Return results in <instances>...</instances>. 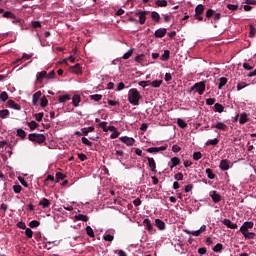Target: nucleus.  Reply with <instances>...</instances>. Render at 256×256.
Here are the masks:
<instances>
[{
	"mask_svg": "<svg viewBox=\"0 0 256 256\" xmlns=\"http://www.w3.org/2000/svg\"><path fill=\"white\" fill-rule=\"evenodd\" d=\"M142 96L141 93H139V90L137 88H131L128 91V101L131 105L137 106L139 105V101H141Z\"/></svg>",
	"mask_w": 256,
	"mask_h": 256,
	"instance_id": "1",
	"label": "nucleus"
},
{
	"mask_svg": "<svg viewBox=\"0 0 256 256\" xmlns=\"http://www.w3.org/2000/svg\"><path fill=\"white\" fill-rule=\"evenodd\" d=\"M29 141H32L33 143H38V145H41V143H45L47 141V137L43 134L39 133H31L28 135Z\"/></svg>",
	"mask_w": 256,
	"mask_h": 256,
	"instance_id": "2",
	"label": "nucleus"
},
{
	"mask_svg": "<svg viewBox=\"0 0 256 256\" xmlns=\"http://www.w3.org/2000/svg\"><path fill=\"white\" fill-rule=\"evenodd\" d=\"M191 91H196L199 95H203L205 93V81L195 83L191 87Z\"/></svg>",
	"mask_w": 256,
	"mask_h": 256,
	"instance_id": "3",
	"label": "nucleus"
},
{
	"mask_svg": "<svg viewBox=\"0 0 256 256\" xmlns=\"http://www.w3.org/2000/svg\"><path fill=\"white\" fill-rule=\"evenodd\" d=\"M149 14V11H137L135 12L136 17H139L138 23L140 25H145V21H147V15Z\"/></svg>",
	"mask_w": 256,
	"mask_h": 256,
	"instance_id": "4",
	"label": "nucleus"
},
{
	"mask_svg": "<svg viewBox=\"0 0 256 256\" xmlns=\"http://www.w3.org/2000/svg\"><path fill=\"white\" fill-rule=\"evenodd\" d=\"M254 223L252 221L244 222L243 225L240 227V233H247L249 229H253Z\"/></svg>",
	"mask_w": 256,
	"mask_h": 256,
	"instance_id": "5",
	"label": "nucleus"
},
{
	"mask_svg": "<svg viewBox=\"0 0 256 256\" xmlns=\"http://www.w3.org/2000/svg\"><path fill=\"white\" fill-rule=\"evenodd\" d=\"M122 143H125L128 147H133L135 145V139L127 136H122L119 138Z\"/></svg>",
	"mask_w": 256,
	"mask_h": 256,
	"instance_id": "6",
	"label": "nucleus"
},
{
	"mask_svg": "<svg viewBox=\"0 0 256 256\" xmlns=\"http://www.w3.org/2000/svg\"><path fill=\"white\" fill-rule=\"evenodd\" d=\"M146 159L148 161L150 171H152V173H157V163H155V159L151 157H146Z\"/></svg>",
	"mask_w": 256,
	"mask_h": 256,
	"instance_id": "7",
	"label": "nucleus"
},
{
	"mask_svg": "<svg viewBox=\"0 0 256 256\" xmlns=\"http://www.w3.org/2000/svg\"><path fill=\"white\" fill-rule=\"evenodd\" d=\"M209 196L211 197L213 203H219L221 201V194H219L217 191L213 190L209 193Z\"/></svg>",
	"mask_w": 256,
	"mask_h": 256,
	"instance_id": "8",
	"label": "nucleus"
},
{
	"mask_svg": "<svg viewBox=\"0 0 256 256\" xmlns=\"http://www.w3.org/2000/svg\"><path fill=\"white\" fill-rule=\"evenodd\" d=\"M146 151L147 153H159L160 151H167V145L160 147H150Z\"/></svg>",
	"mask_w": 256,
	"mask_h": 256,
	"instance_id": "9",
	"label": "nucleus"
},
{
	"mask_svg": "<svg viewBox=\"0 0 256 256\" xmlns=\"http://www.w3.org/2000/svg\"><path fill=\"white\" fill-rule=\"evenodd\" d=\"M167 35V30L165 28H160V29H157L154 33V36L157 38V39H163V37Z\"/></svg>",
	"mask_w": 256,
	"mask_h": 256,
	"instance_id": "10",
	"label": "nucleus"
},
{
	"mask_svg": "<svg viewBox=\"0 0 256 256\" xmlns=\"http://www.w3.org/2000/svg\"><path fill=\"white\" fill-rule=\"evenodd\" d=\"M70 70L72 73H75L76 75H81L83 73V69L81 68V64L77 63L74 66L70 67Z\"/></svg>",
	"mask_w": 256,
	"mask_h": 256,
	"instance_id": "11",
	"label": "nucleus"
},
{
	"mask_svg": "<svg viewBox=\"0 0 256 256\" xmlns=\"http://www.w3.org/2000/svg\"><path fill=\"white\" fill-rule=\"evenodd\" d=\"M212 128L218 129V131H227V129H229L227 124L223 122H217L216 125L212 126Z\"/></svg>",
	"mask_w": 256,
	"mask_h": 256,
	"instance_id": "12",
	"label": "nucleus"
},
{
	"mask_svg": "<svg viewBox=\"0 0 256 256\" xmlns=\"http://www.w3.org/2000/svg\"><path fill=\"white\" fill-rule=\"evenodd\" d=\"M7 105L10 109L21 111V105L17 104L14 100H8Z\"/></svg>",
	"mask_w": 256,
	"mask_h": 256,
	"instance_id": "13",
	"label": "nucleus"
},
{
	"mask_svg": "<svg viewBox=\"0 0 256 256\" xmlns=\"http://www.w3.org/2000/svg\"><path fill=\"white\" fill-rule=\"evenodd\" d=\"M143 225L149 233H153V224H151V220H149V218L144 219Z\"/></svg>",
	"mask_w": 256,
	"mask_h": 256,
	"instance_id": "14",
	"label": "nucleus"
},
{
	"mask_svg": "<svg viewBox=\"0 0 256 256\" xmlns=\"http://www.w3.org/2000/svg\"><path fill=\"white\" fill-rule=\"evenodd\" d=\"M203 13H205V6L203 4L197 5L194 16L199 17V15H203Z\"/></svg>",
	"mask_w": 256,
	"mask_h": 256,
	"instance_id": "15",
	"label": "nucleus"
},
{
	"mask_svg": "<svg viewBox=\"0 0 256 256\" xmlns=\"http://www.w3.org/2000/svg\"><path fill=\"white\" fill-rule=\"evenodd\" d=\"M39 206L42 207V209H49L51 207V202L47 198H43L39 202Z\"/></svg>",
	"mask_w": 256,
	"mask_h": 256,
	"instance_id": "16",
	"label": "nucleus"
},
{
	"mask_svg": "<svg viewBox=\"0 0 256 256\" xmlns=\"http://www.w3.org/2000/svg\"><path fill=\"white\" fill-rule=\"evenodd\" d=\"M219 168L221 169V171H229V160H221Z\"/></svg>",
	"mask_w": 256,
	"mask_h": 256,
	"instance_id": "17",
	"label": "nucleus"
},
{
	"mask_svg": "<svg viewBox=\"0 0 256 256\" xmlns=\"http://www.w3.org/2000/svg\"><path fill=\"white\" fill-rule=\"evenodd\" d=\"M223 225H225L226 227H228V229H237V224L231 222V220L229 219H224L222 221Z\"/></svg>",
	"mask_w": 256,
	"mask_h": 256,
	"instance_id": "18",
	"label": "nucleus"
},
{
	"mask_svg": "<svg viewBox=\"0 0 256 256\" xmlns=\"http://www.w3.org/2000/svg\"><path fill=\"white\" fill-rule=\"evenodd\" d=\"M249 122V115L245 112L240 114L239 123L240 125H245V123Z\"/></svg>",
	"mask_w": 256,
	"mask_h": 256,
	"instance_id": "19",
	"label": "nucleus"
},
{
	"mask_svg": "<svg viewBox=\"0 0 256 256\" xmlns=\"http://www.w3.org/2000/svg\"><path fill=\"white\" fill-rule=\"evenodd\" d=\"M75 221H83L84 223H87L89 221V216L85 214H78L74 216Z\"/></svg>",
	"mask_w": 256,
	"mask_h": 256,
	"instance_id": "20",
	"label": "nucleus"
},
{
	"mask_svg": "<svg viewBox=\"0 0 256 256\" xmlns=\"http://www.w3.org/2000/svg\"><path fill=\"white\" fill-rule=\"evenodd\" d=\"M155 225L158 229H160V231H165V222H163V220L161 219H156L155 220Z\"/></svg>",
	"mask_w": 256,
	"mask_h": 256,
	"instance_id": "21",
	"label": "nucleus"
},
{
	"mask_svg": "<svg viewBox=\"0 0 256 256\" xmlns=\"http://www.w3.org/2000/svg\"><path fill=\"white\" fill-rule=\"evenodd\" d=\"M79 103H81V96H79V94H75V95L72 97V104H73L75 107H79Z\"/></svg>",
	"mask_w": 256,
	"mask_h": 256,
	"instance_id": "22",
	"label": "nucleus"
},
{
	"mask_svg": "<svg viewBox=\"0 0 256 256\" xmlns=\"http://www.w3.org/2000/svg\"><path fill=\"white\" fill-rule=\"evenodd\" d=\"M45 78L47 79V71H42L36 76V81H38V83H41V81H43V79Z\"/></svg>",
	"mask_w": 256,
	"mask_h": 256,
	"instance_id": "23",
	"label": "nucleus"
},
{
	"mask_svg": "<svg viewBox=\"0 0 256 256\" xmlns=\"http://www.w3.org/2000/svg\"><path fill=\"white\" fill-rule=\"evenodd\" d=\"M171 163L170 168L173 169V167H177V165L181 164V159H179V157H173L171 158Z\"/></svg>",
	"mask_w": 256,
	"mask_h": 256,
	"instance_id": "24",
	"label": "nucleus"
},
{
	"mask_svg": "<svg viewBox=\"0 0 256 256\" xmlns=\"http://www.w3.org/2000/svg\"><path fill=\"white\" fill-rule=\"evenodd\" d=\"M70 100H71V95H69V94L59 96V98H58V101L60 103H66V101H70Z\"/></svg>",
	"mask_w": 256,
	"mask_h": 256,
	"instance_id": "25",
	"label": "nucleus"
},
{
	"mask_svg": "<svg viewBox=\"0 0 256 256\" xmlns=\"http://www.w3.org/2000/svg\"><path fill=\"white\" fill-rule=\"evenodd\" d=\"M40 98H41V91H38L35 94H33V97H32L33 105H37V102L39 101Z\"/></svg>",
	"mask_w": 256,
	"mask_h": 256,
	"instance_id": "26",
	"label": "nucleus"
},
{
	"mask_svg": "<svg viewBox=\"0 0 256 256\" xmlns=\"http://www.w3.org/2000/svg\"><path fill=\"white\" fill-rule=\"evenodd\" d=\"M2 17L6 19H17V16H15V14H13V12L10 11L3 12Z\"/></svg>",
	"mask_w": 256,
	"mask_h": 256,
	"instance_id": "27",
	"label": "nucleus"
},
{
	"mask_svg": "<svg viewBox=\"0 0 256 256\" xmlns=\"http://www.w3.org/2000/svg\"><path fill=\"white\" fill-rule=\"evenodd\" d=\"M151 18L155 23H159L161 21V16L155 11L151 12Z\"/></svg>",
	"mask_w": 256,
	"mask_h": 256,
	"instance_id": "28",
	"label": "nucleus"
},
{
	"mask_svg": "<svg viewBox=\"0 0 256 256\" xmlns=\"http://www.w3.org/2000/svg\"><path fill=\"white\" fill-rule=\"evenodd\" d=\"M148 84L151 85V87H154V88H159L161 87V85L163 84V80H154L152 82H149Z\"/></svg>",
	"mask_w": 256,
	"mask_h": 256,
	"instance_id": "29",
	"label": "nucleus"
},
{
	"mask_svg": "<svg viewBox=\"0 0 256 256\" xmlns=\"http://www.w3.org/2000/svg\"><path fill=\"white\" fill-rule=\"evenodd\" d=\"M242 235L245 237V239H255L256 237L255 232H249V231L242 233Z\"/></svg>",
	"mask_w": 256,
	"mask_h": 256,
	"instance_id": "30",
	"label": "nucleus"
},
{
	"mask_svg": "<svg viewBox=\"0 0 256 256\" xmlns=\"http://www.w3.org/2000/svg\"><path fill=\"white\" fill-rule=\"evenodd\" d=\"M214 109L217 113H223V111H225V107H223V104L220 103H216L214 105Z\"/></svg>",
	"mask_w": 256,
	"mask_h": 256,
	"instance_id": "31",
	"label": "nucleus"
},
{
	"mask_svg": "<svg viewBox=\"0 0 256 256\" xmlns=\"http://www.w3.org/2000/svg\"><path fill=\"white\" fill-rule=\"evenodd\" d=\"M227 85V78L226 77H221L220 82L218 84V89H223Z\"/></svg>",
	"mask_w": 256,
	"mask_h": 256,
	"instance_id": "32",
	"label": "nucleus"
},
{
	"mask_svg": "<svg viewBox=\"0 0 256 256\" xmlns=\"http://www.w3.org/2000/svg\"><path fill=\"white\" fill-rule=\"evenodd\" d=\"M28 127L30 128V131H35V129L39 127V124L32 120L28 123Z\"/></svg>",
	"mask_w": 256,
	"mask_h": 256,
	"instance_id": "33",
	"label": "nucleus"
},
{
	"mask_svg": "<svg viewBox=\"0 0 256 256\" xmlns=\"http://www.w3.org/2000/svg\"><path fill=\"white\" fill-rule=\"evenodd\" d=\"M7 117H9V110H0V119H7Z\"/></svg>",
	"mask_w": 256,
	"mask_h": 256,
	"instance_id": "34",
	"label": "nucleus"
},
{
	"mask_svg": "<svg viewBox=\"0 0 256 256\" xmlns=\"http://www.w3.org/2000/svg\"><path fill=\"white\" fill-rule=\"evenodd\" d=\"M17 136L21 137L22 139H25L27 137V132H25V130L19 128L17 130Z\"/></svg>",
	"mask_w": 256,
	"mask_h": 256,
	"instance_id": "35",
	"label": "nucleus"
},
{
	"mask_svg": "<svg viewBox=\"0 0 256 256\" xmlns=\"http://www.w3.org/2000/svg\"><path fill=\"white\" fill-rule=\"evenodd\" d=\"M214 253H221L223 251V244L218 243L213 248Z\"/></svg>",
	"mask_w": 256,
	"mask_h": 256,
	"instance_id": "36",
	"label": "nucleus"
},
{
	"mask_svg": "<svg viewBox=\"0 0 256 256\" xmlns=\"http://www.w3.org/2000/svg\"><path fill=\"white\" fill-rule=\"evenodd\" d=\"M177 125H178V127H181V129H185V127H187V122H185L181 118H178L177 119Z\"/></svg>",
	"mask_w": 256,
	"mask_h": 256,
	"instance_id": "37",
	"label": "nucleus"
},
{
	"mask_svg": "<svg viewBox=\"0 0 256 256\" xmlns=\"http://www.w3.org/2000/svg\"><path fill=\"white\" fill-rule=\"evenodd\" d=\"M86 233L88 237H95V232L93 231V228H91V226L86 227Z\"/></svg>",
	"mask_w": 256,
	"mask_h": 256,
	"instance_id": "38",
	"label": "nucleus"
},
{
	"mask_svg": "<svg viewBox=\"0 0 256 256\" xmlns=\"http://www.w3.org/2000/svg\"><path fill=\"white\" fill-rule=\"evenodd\" d=\"M185 233H187V235H193L194 237H199V235H201L200 230H196V231L185 230Z\"/></svg>",
	"mask_w": 256,
	"mask_h": 256,
	"instance_id": "39",
	"label": "nucleus"
},
{
	"mask_svg": "<svg viewBox=\"0 0 256 256\" xmlns=\"http://www.w3.org/2000/svg\"><path fill=\"white\" fill-rule=\"evenodd\" d=\"M81 141L83 145H87V147H93V142L89 141L86 137H82Z\"/></svg>",
	"mask_w": 256,
	"mask_h": 256,
	"instance_id": "40",
	"label": "nucleus"
},
{
	"mask_svg": "<svg viewBox=\"0 0 256 256\" xmlns=\"http://www.w3.org/2000/svg\"><path fill=\"white\" fill-rule=\"evenodd\" d=\"M206 175L208 179H214L215 178V173H213V170L211 168L206 169Z\"/></svg>",
	"mask_w": 256,
	"mask_h": 256,
	"instance_id": "41",
	"label": "nucleus"
},
{
	"mask_svg": "<svg viewBox=\"0 0 256 256\" xmlns=\"http://www.w3.org/2000/svg\"><path fill=\"white\" fill-rule=\"evenodd\" d=\"M218 144H219V139H217V138L212 139V140H208V141L206 142V146H207V147H209V145L215 146V145H218Z\"/></svg>",
	"mask_w": 256,
	"mask_h": 256,
	"instance_id": "42",
	"label": "nucleus"
},
{
	"mask_svg": "<svg viewBox=\"0 0 256 256\" xmlns=\"http://www.w3.org/2000/svg\"><path fill=\"white\" fill-rule=\"evenodd\" d=\"M169 55H171V52L169 50H165L164 54L161 56L162 61H169Z\"/></svg>",
	"mask_w": 256,
	"mask_h": 256,
	"instance_id": "43",
	"label": "nucleus"
},
{
	"mask_svg": "<svg viewBox=\"0 0 256 256\" xmlns=\"http://www.w3.org/2000/svg\"><path fill=\"white\" fill-rule=\"evenodd\" d=\"M156 5L157 7H167L168 3L167 0H157Z\"/></svg>",
	"mask_w": 256,
	"mask_h": 256,
	"instance_id": "44",
	"label": "nucleus"
},
{
	"mask_svg": "<svg viewBox=\"0 0 256 256\" xmlns=\"http://www.w3.org/2000/svg\"><path fill=\"white\" fill-rule=\"evenodd\" d=\"M104 241H108L109 243H111L113 241V239H115V236L111 235V234H105L103 236Z\"/></svg>",
	"mask_w": 256,
	"mask_h": 256,
	"instance_id": "45",
	"label": "nucleus"
},
{
	"mask_svg": "<svg viewBox=\"0 0 256 256\" xmlns=\"http://www.w3.org/2000/svg\"><path fill=\"white\" fill-rule=\"evenodd\" d=\"M98 127H101L103 129L104 133H107L109 126H107V122H100L98 124Z\"/></svg>",
	"mask_w": 256,
	"mask_h": 256,
	"instance_id": "46",
	"label": "nucleus"
},
{
	"mask_svg": "<svg viewBox=\"0 0 256 256\" xmlns=\"http://www.w3.org/2000/svg\"><path fill=\"white\" fill-rule=\"evenodd\" d=\"M41 225V223L37 220H33L29 223V227H31V229H35V227H39Z\"/></svg>",
	"mask_w": 256,
	"mask_h": 256,
	"instance_id": "47",
	"label": "nucleus"
},
{
	"mask_svg": "<svg viewBox=\"0 0 256 256\" xmlns=\"http://www.w3.org/2000/svg\"><path fill=\"white\" fill-rule=\"evenodd\" d=\"M25 235L28 237V239H33V230H31V228H26Z\"/></svg>",
	"mask_w": 256,
	"mask_h": 256,
	"instance_id": "48",
	"label": "nucleus"
},
{
	"mask_svg": "<svg viewBox=\"0 0 256 256\" xmlns=\"http://www.w3.org/2000/svg\"><path fill=\"white\" fill-rule=\"evenodd\" d=\"M215 15V10L213 9H208L206 11V19H211V17H213Z\"/></svg>",
	"mask_w": 256,
	"mask_h": 256,
	"instance_id": "49",
	"label": "nucleus"
},
{
	"mask_svg": "<svg viewBox=\"0 0 256 256\" xmlns=\"http://www.w3.org/2000/svg\"><path fill=\"white\" fill-rule=\"evenodd\" d=\"M90 98L93 101H101V99H103V96L101 94H94V95H91Z\"/></svg>",
	"mask_w": 256,
	"mask_h": 256,
	"instance_id": "50",
	"label": "nucleus"
},
{
	"mask_svg": "<svg viewBox=\"0 0 256 256\" xmlns=\"http://www.w3.org/2000/svg\"><path fill=\"white\" fill-rule=\"evenodd\" d=\"M0 99H1V101H3V102L7 101V99H9V94H7V92H2V93L0 94Z\"/></svg>",
	"mask_w": 256,
	"mask_h": 256,
	"instance_id": "51",
	"label": "nucleus"
},
{
	"mask_svg": "<svg viewBox=\"0 0 256 256\" xmlns=\"http://www.w3.org/2000/svg\"><path fill=\"white\" fill-rule=\"evenodd\" d=\"M227 9H229L230 11H237V9H239V5L228 4Z\"/></svg>",
	"mask_w": 256,
	"mask_h": 256,
	"instance_id": "52",
	"label": "nucleus"
},
{
	"mask_svg": "<svg viewBox=\"0 0 256 256\" xmlns=\"http://www.w3.org/2000/svg\"><path fill=\"white\" fill-rule=\"evenodd\" d=\"M22 189H23V187H21V185H19V184L13 186L14 193H21Z\"/></svg>",
	"mask_w": 256,
	"mask_h": 256,
	"instance_id": "53",
	"label": "nucleus"
},
{
	"mask_svg": "<svg viewBox=\"0 0 256 256\" xmlns=\"http://www.w3.org/2000/svg\"><path fill=\"white\" fill-rule=\"evenodd\" d=\"M63 179H65L64 174L61 173V172H57V173H56V180H57V181H63Z\"/></svg>",
	"mask_w": 256,
	"mask_h": 256,
	"instance_id": "54",
	"label": "nucleus"
},
{
	"mask_svg": "<svg viewBox=\"0 0 256 256\" xmlns=\"http://www.w3.org/2000/svg\"><path fill=\"white\" fill-rule=\"evenodd\" d=\"M201 157H202L201 152H194V154H193L194 161H199V159H201Z\"/></svg>",
	"mask_w": 256,
	"mask_h": 256,
	"instance_id": "55",
	"label": "nucleus"
},
{
	"mask_svg": "<svg viewBox=\"0 0 256 256\" xmlns=\"http://www.w3.org/2000/svg\"><path fill=\"white\" fill-rule=\"evenodd\" d=\"M44 113L43 112H40V113H38V114H36L35 115V119H36V121H43V117H44Z\"/></svg>",
	"mask_w": 256,
	"mask_h": 256,
	"instance_id": "56",
	"label": "nucleus"
},
{
	"mask_svg": "<svg viewBox=\"0 0 256 256\" xmlns=\"http://www.w3.org/2000/svg\"><path fill=\"white\" fill-rule=\"evenodd\" d=\"M133 55V49H130L123 55V59H129Z\"/></svg>",
	"mask_w": 256,
	"mask_h": 256,
	"instance_id": "57",
	"label": "nucleus"
},
{
	"mask_svg": "<svg viewBox=\"0 0 256 256\" xmlns=\"http://www.w3.org/2000/svg\"><path fill=\"white\" fill-rule=\"evenodd\" d=\"M255 33H256L255 26L250 25V33H249V36H250V37H255Z\"/></svg>",
	"mask_w": 256,
	"mask_h": 256,
	"instance_id": "58",
	"label": "nucleus"
},
{
	"mask_svg": "<svg viewBox=\"0 0 256 256\" xmlns=\"http://www.w3.org/2000/svg\"><path fill=\"white\" fill-rule=\"evenodd\" d=\"M245 87H247V84L245 82H240L237 85L238 91H241V89H245Z\"/></svg>",
	"mask_w": 256,
	"mask_h": 256,
	"instance_id": "59",
	"label": "nucleus"
},
{
	"mask_svg": "<svg viewBox=\"0 0 256 256\" xmlns=\"http://www.w3.org/2000/svg\"><path fill=\"white\" fill-rule=\"evenodd\" d=\"M125 89V83L120 82L116 88V91H123Z\"/></svg>",
	"mask_w": 256,
	"mask_h": 256,
	"instance_id": "60",
	"label": "nucleus"
},
{
	"mask_svg": "<svg viewBox=\"0 0 256 256\" xmlns=\"http://www.w3.org/2000/svg\"><path fill=\"white\" fill-rule=\"evenodd\" d=\"M206 105H215V98L206 99Z\"/></svg>",
	"mask_w": 256,
	"mask_h": 256,
	"instance_id": "61",
	"label": "nucleus"
},
{
	"mask_svg": "<svg viewBox=\"0 0 256 256\" xmlns=\"http://www.w3.org/2000/svg\"><path fill=\"white\" fill-rule=\"evenodd\" d=\"M32 27H33L34 29H37V28L41 27V22H39V21H33V22H32Z\"/></svg>",
	"mask_w": 256,
	"mask_h": 256,
	"instance_id": "62",
	"label": "nucleus"
},
{
	"mask_svg": "<svg viewBox=\"0 0 256 256\" xmlns=\"http://www.w3.org/2000/svg\"><path fill=\"white\" fill-rule=\"evenodd\" d=\"M55 70H52L49 74H47V79H55Z\"/></svg>",
	"mask_w": 256,
	"mask_h": 256,
	"instance_id": "63",
	"label": "nucleus"
},
{
	"mask_svg": "<svg viewBox=\"0 0 256 256\" xmlns=\"http://www.w3.org/2000/svg\"><path fill=\"white\" fill-rule=\"evenodd\" d=\"M49 100H47L45 97H43L41 99V107H45L46 105H48Z\"/></svg>",
	"mask_w": 256,
	"mask_h": 256,
	"instance_id": "64",
	"label": "nucleus"
}]
</instances>
